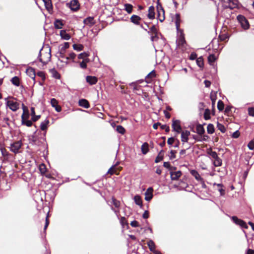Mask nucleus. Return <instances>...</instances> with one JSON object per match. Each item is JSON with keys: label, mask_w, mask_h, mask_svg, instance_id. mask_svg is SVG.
<instances>
[{"label": "nucleus", "mask_w": 254, "mask_h": 254, "mask_svg": "<svg viewBox=\"0 0 254 254\" xmlns=\"http://www.w3.org/2000/svg\"><path fill=\"white\" fill-rule=\"evenodd\" d=\"M45 136L46 132L42 134L41 131H35L33 134L28 136L29 142L33 146L43 147L45 149H47Z\"/></svg>", "instance_id": "nucleus-1"}, {"label": "nucleus", "mask_w": 254, "mask_h": 254, "mask_svg": "<svg viewBox=\"0 0 254 254\" xmlns=\"http://www.w3.org/2000/svg\"><path fill=\"white\" fill-rule=\"evenodd\" d=\"M237 18L244 29L247 30L249 29L250 24L249 21L244 16L239 15L237 16Z\"/></svg>", "instance_id": "nucleus-2"}, {"label": "nucleus", "mask_w": 254, "mask_h": 254, "mask_svg": "<svg viewBox=\"0 0 254 254\" xmlns=\"http://www.w3.org/2000/svg\"><path fill=\"white\" fill-rule=\"evenodd\" d=\"M69 47V43L68 42H64L63 46H62L59 49V51L57 53L56 56L59 58H64L65 53L66 50Z\"/></svg>", "instance_id": "nucleus-3"}, {"label": "nucleus", "mask_w": 254, "mask_h": 254, "mask_svg": "<svg viewBox=\"0 0 254 254\" xmlns=\"http://www.w3.org/2000/svg\"><path fill=\"white\" fill-rule=\"evenodd\" d=\"M158 15L157 17L160 22H163L165 19V11L162 5L158 2L157 6Z\"/></svg>", "instance_id": "nucleus-4"}, {"label": "nucleus", "mask_w": 254, "mask_h": 254, "mask_svg": "<svg viewBox=\"0 0 254 254\" xmlns=\"http://www.w3.org/2000/svg\"><path fill=\"white\" fill-rule=\"evenodd\" d=\"M21 142L20 141H17L12 143H11L9 148L12 152L16 153L18 152L19 149L21 147Z\"/></svg>", "instance_id": "nucleus-5"}, {"label": "nucleus", "mask_w": 254, "mask_h": 254, "mask_svg": "<svg viewBox=\"0 0 254 254\" xmlns=\"http://www.w3.org/2000/svg\"><path fill=\"white\" fill-rule=\"evenodd\" d=\"M172 127L174 131L177 133H180L181 132L182 127L180 125V120L173 119Z\"/></svg>", "instance_id": "nucleus-6"}, {"label": "nucleus", "mask_w": 254, "mask_h": 254, "mask_svg": "<svg viewBox=\"0 0 254 254\" xmlns=\"http://www.w3.org/2000/svg\"><path fill=\"white\" fill-rule=\"evenodd\" d=\"M231 219L236 224L240 226L242 228H247V224L242 220L239 219L237 216H232Z\"/></svg>", "instance_id": "nucleus-7"}, {"label": "nucleus", "mask_w": 254, "mask_h": 254, "mask_svg": "<svg viewBox=\"0 0 254 254\" xmlns=\"http://www.w3.org/2000/svg\"><path fill=\"white\" fill-rule=\"evenodd\" d=\"M6 105L8 106L9 109L12 111H16L19 108V104L13 101H7L6 102Z\"/></svg>", "instance_id": "nucleus-8"}, {"label": "nucleus", "mask_w": 254, "mask_h": 254, "mask_svg": "<svg viewBox=\"0 0 254 254\" xmlns=\"http://www.w3.org/2000/svg\"><path fill=\"white\" fill-rule=\"evenodd\" d=\"M153 189L152 187H149L147 189L145 192V200L149 201L153 197Z\"/></svg>", "instance_id": "nucleus-9"}, {"label": "nucleus", "mask_w": 254, "mask_h": 254, "mask_svg": "<svg viewBox=\"0 0 254 254\" xmlns=\"http://www.w3.org/2000/svg\"><path fill=\"white\" fill-rule=\"evenodd\" d=\"M83 23L84 24L88 25L89 27H92L96 23V21L93 17L89 16L84 19Z\"/></svg>", "instance_id": "nucleus-10"}, {"label": "nucleus", "mask_w": 254, "mask_h": 254, "mask_svg": "<svg viewBox=\"0 0 254 254\" xmlns=\"http://www.w3.org/2000/svg\"><path fill=\"white\" fill-rule=\"evenodd\" d=\"M79 3L78 0H72L70 2L69 7L73 11H76L79 8Z\"/></svg>", "instance_id": "nucleus-11"}, {"label": "nucleus", "mask_w": 254, "mask_h": 254, "mask_svg": "<svg viewBox=\"0 0 254 254\" xmlns=\"http://www.w3.org/2000/svg\"><path fill=\"white\" fill-rule=\"evenodd\" d=\"M51 106L55 108L57 112H60L62 111V108L58 105L57 100L55 98H52L51 100Z\"/></svg>", "instance_id": "nucleus-12"}, {"label": "nucleus", "mask_w": 254, "mask_h": 254, "mask_svg": "<svg viewBox=\"0 0 254 254\" xmlns=\"http://www.w3.org/2000/svg\"><path fill=\"white\" fill-rule=\"evenodd\" d=\"M190 134V131L185 130L181 132V141L183 142H187L189 140V136Z\"/></svg>", "instance_id": "nucleus-13"}, {"label": "nucleus", "mask_w": 254, "mask_h": 254, "mask_svg": "<svg viewBox=\"0 0 254 254\" xmlns=\"http://www.w3.org/2000/svg\"><path fill=\"white\" fill-rule=\"evenodd\" d=\"M46 9L51 13L53 11V5L51 0H43Z\"/></svg>", "instance_id": "nucleus-14"}, {"label": "nucleus", "mask_w": 254, "mask_h": 254, "mask_svg": "<svg viewBox=\"0 0 254 254\" xmlns=\"http://www.w3.org/2000/svg\"><path fill=\"white\" fill-rule=\"evenodd\" d=\"M171 179L172 180H177L181 176L182 173L181 171H178L177 172L171 171L170 173Z\"/></svg>", "instance_id": "nucleus-15"}, {"label": "nucleus", "mask_w": 254, "mask_h": 254, "mask_svg": "<svg viewBox=\"0 0 254 254\" xmlns=\"http://www.w3.org/2000/svg\"><path fill=\"white\" fill-rule=\"evenodd\" d=\"M227 2L228 3V5L226 6L227 8L233 9L237 6V0H227Z\"/></svg>", "instance_id": "nucleus-16"}, {"label": "nucleus", "mask_w": 254, "mask_h": 254, "mask_svg": "<svg viewBox=\"0 0 254 254\" xmlns=\"http://www.w3.org/2000/svg\"><path fill=\"white\" fill-rule=\"evenodd\" d=\"M86 80L90 85L95 84L98 81L96 77L89 75L86 76Z\"/></svg>", "instance_id": "nucleus-17"}, {"label": "nucleus", "mask_w": 254, "mask_h": 254, "mask_svg": "<svg viewBox=\"0 0 254 254\" xmlns=\"http://www.w3.org/2000/svg\"><path fill=\"white\" fill-rule=\"evenodd\" d=\"M78 104L80 107H82L86 109H88L90 107L88 101L85 99H80L78 101Z\"/></svg>", "instance_id": "nucleus-18"}, {"label": "nucleus", "mask_w": 254, "mask_h": 254, "mask_svg": "<svg viewBox=\"0 0 254 254\" xmlns=\"http://www.w3.org/2000/svg\"><path fill=\"white\" fill-rule=\"evenodd\" d=\"M60 35L62 39L65 40H68L70 39V35L66 33L65 30H62L60 32Z\"/></svg>", "instance_id": "nucleus-19"}, {"label": "nucleus", "mask_w": 254, "mask_h": 254, "mask_svg": "<svg viewBox=\"0 0 254 254\" xmlns=\"http://www.w3.org/2000/svg\"><path fill=\"white\" fill-rule=\"evenodd\" d=\"M147 17L150 19H153L155 18L154 7L152 5L149 7Z\"/></svg>", "instance_id": "nucleus-20"}, {"label": "nucleus", "mask_w": 254, "mask_h": 254, "mask_svg": "<svg viewBox=\"0 0 254 254\" xmlns=\"http://www.w3.org/2000/svg\"><path fill=\"white\" fill-rule=\"evenodd\" d=\"M191 175L193 176L198 181H202L203 179L201 177L198 172L195 170H192L190 172Z\"/></svg>", "instance_id": "nucleus-21"}, {"label": "nucleus", "mask_w": 254, "mask_h": 254, "mask_svg": "<svg viewBox=\"0 0 254 254\" xmlns=\"http://www.w3.org/2000/svg\"><path fill=\"white\" fill-rule=\"evenodd\" d=\"M196 133L199 135H202L205 132V129L203 126L201 124H198L196 127Z\"/></svg>", "instance_id": "nucleus-22"}, {"label": "nucleus", "mask_w": 254, "mask_h": 254, "mask_svg": "<svg viewBox=\"0 0 254 254\" xmlns=\"http://www.w3.org/2000/svg\"><path fill=\"white\" fill-rule=\"evenodd\" d=\"M21 119H22V125H25L27 127H30L32 126V123L30 120H26L25 119L24 117V113H23V114L21 116Z\"/></svg>", "instance_id": "nucleus-23"}, {"label": "nucleus", "mask_w": 254, "mask_h": 254, "mask_svg": "<svg viewBox=\"0 0 254 254\" xmlns=\"http://www.w3.org/2000/svg\"><path fill=\"white\" fill-rule=\"evenodd\" d=\"M141 18L136 15H132L130 17L131 22L136 25L139 24V21L141 20Z\"/></svg>", "instance_id": "nucleus-24"}, {"label": "nucleus", "mask_w": 254, "mask_h": 254, "mask_svg": "<svg viewBox=\"0 0 254 254\" xmlns=\"http://www.w3.org/2000/svg\"><path fill=\"white\" fill-rule=\"evenodd\" d=\"M175 23L177 30H179L180 24V14L179 13H176L174 18Z\"/></svg>", "instance_id": "nucleus-25"}, {"label": "nucleus", "mask_w": 254, "mask_h": 254, "mask_svg": "<svg viewBox=\"0 0 254 254\" xmlns=\"http://www.w3.org/2000/svg\"><path fill=\"white\" fill-rule=\"evenodd\" d=\"M54 24L55 28L58 29H62L64 25V23L61 19H56Z\"/></svg>", "instance_id": "nucleus-26"}, {"label": "nucleus", "mask_w": 254, "mask_h": 254, "mask_svg": "<svg viewBox=\"0 0 254 254\" xmlns=\"http://www.w3.org/2000/svg\"><path fill=\"white\" fill-rule=\"evenodd\" d=\"M50 72L52 74V76L56 79H60L61 75L60 73L55 69V68L50 69Z\"/></svg>", "instance_id": "nucleus-27"}, {"label": "nucleus", "mask_w": 254, "mask_h": 254, "mask_svg": "<svg viewBox=\"0 0 254 254\" xmlns=\"http://www.w3.org/2000/svg\"><path fill=\"white\" fill-rule=\"evenodd\" d=\"M148 144L144 142L141 145V149L142 154H146L149 151Z\"/></svg>", "instance_id": "nucleus-28"}, {"label": "nucleus", "mask_w": 254, "mask_h": 254, "mask_svg": "<svg viewBox=\"0 0 254 254\" xmlns=\"http://www.w3.org/2000/svg\"><path fill=\"white\" fill-rule=\"evenodd\" d=\"M147 245L151 252L153 253L154 251H155V245L152 240H150L148 241Z\"/></svg>", "instance_id": "nucleus-29"}, {"label": "nucleus", "mask_w": 254, "mask_h": 254, "mask_svg": "<svg viewBox=\"0 0 254 254\" xmlns=\"http://www.w3.org/2000/svg\"><path fill=\"white\" fill-rule=\"evenodd\" d=\"M49 124V121L46 119L44 121L42 122L40 125V128L42 130H46L47 129L48 125Z\"/></svg>", "instance_id": "nucleus-30"}, {"label": "nucleus", "mask_w": 254, "mask_h": 254, "mask_svg": "<svg viewBox=\"0 0 254 254\" xmlns=\"http://www.w3.org/2000/svg\"><path fill=\"white\" fill-rule=\"evenodd\" d=\"M207 153L213 159H215L218 156L217 153L215 151H213L211 148L207 150Z\"/></svg>", "instance_id": "nucleus-31"}, {"label": "nucleus", "mask_w": 254, "mask_h": 254, "mask_svg": "<svg viewBox=\"0 0 254 254\" xmlns=\"http://www.w3.org/2000/svg\"><path fill=\"white\" fill-rule=\"evenodd\" d=\"M134 201L135 204L137 205L141 206L142 205V200L140 196L138 195H136L134 196Z\"/></svg>", "instance_id": "nucleus-32"}, {"label": "nucleus", "mask_w": 254, "mask_h": 254, "mask_svg": "<svg viewBox=\"0 0 254 254\" xmlns=\"http://www.w3.org/2000/svg\"><path fill=\"white\" fill-rule=\"evenodd\" d=\"M216 59L215 56L214 54H211L208 57V62L210 65H213Z\"/></svg>", "instance_id": "nucleus-33"}, {"label": "nucleus", "mask_w": 254, "mask_h": 254, "mask_svg": "<svg viewBox=\"0 0 254 254\" xmlns=\"http://www.w3.org/2000/svg\"><path fill=\"white\" fill-rule=\"evenodd\" d=\"M216 185L219 188L218 189V191L220 193L221 195H223L225 194V190L223 189V185L222 184H216L214 183V186Z\"/></svg>", "instance_id": "nucleus-34"}, {"label": "nucleus", "mask_w": 254, "mask_h": 254, "mask_svg": "<svg viewBox=\"0 0 254 254\" xmlns=\"http://www.w3.org/2000/svg\"><path fill=\"white\" fill-rule=\"evenodd\" d=\"M29 76L33 79H35V70L34 68L30 67L27 70Z\"/></svg>", "instance_id": "nucleus-35"}, {"label": "nucleus", "mask_w": 254, "mask_h": 254, "mask_svg": "<svg viewBox=\"0 0 254 254\" xmlns=\"http://www.w3.org/2000/svg\"><path fill=\"white\" fill-rule=\"evenodd\" d=\"M11 83L16 86H19L20 85L19 78L17 76H14L11 79Z\"/></svg>", "instance_id": "nucleus-36"}, {"label": "nucleus", "mask_w": 254, "mask_h": 254, "mask_svg": "<svg viewBox=\"0 0 254 254\" xmlns=\"http://www.w3.org/2000/svg\"><path fill=\"white\" fill-rule=\"evenodd\" d=\"M215 131L214 127L213 124H209L207 127V131L209 134H212Z\"/></svg>", "instance_id": "nucleus-37"}, {"label": "nucleus", "mask_w": 254, "mask_h": 254, "mask_svg": "<svg viewBox=\"0 0 254 254\" xmlns=\"http://www.w3.org/2000/svg\"><path fill=\"white\" fill-rule=\"evenodd\" d=\"M215 159V161L213 162V165L215 167H219L221 166L222 164V161L221 159H220L218 156H217V158H216Z\"/></svg>", "instance_id": "nucleus-38"}, {"label": "nucleus", "mask_w": 254, "mask_h": 254, "mask_svg": "<svg viewBox=\"0 0 254 254\" xmlns=\"http://www.w3.org/2000/svg\"><path fill=\"white\" fill-rule=\"evenodd\" d=\"M125 10L128 13H130L132 12L133 6L131 4L126 3L124 5Z\"/></svg>", "instance_id": "nucleus-39"}, {"label": "nucleus", "mask_w": 254, "mask_h": 254, "mask_svg": "<svg viewBox=\"0 0 254 254\" xmlns=\"http://www.w3.org/2000/svg\"><path fill=\"white\" fill-rule=\"evenodd\" d=\"M196 62L197 65L199 67H202L203 66L204 63H203V59L202 57L201 56V57L198 58L196 59Z\"/></svg>", "instance_id": "nucleus-40"}, {"label": "nucleus", "mask_w": 254, "mask_h": 254, "mask_svg": "<svg viewBox=\"0 0 254 254\" xmlns=\"http://www.w3.org/2000/svg\"><path fill=\"white\" fill-rule=\"evenodd\" d=\"M178 45L183 46L186 43V40L184 36H180L179 39L177 41Z\"/></svg>", "instance_id": "nucleus-41"}, {"label": "nucleus", "mask_w": 254, "mask_h": 254, "mask_svg": "<svg viewBox=\"0 0 254 254\" xmlns=\"http://www.w3.org/2000/svg\"><path fill=\"white\" fill-rule=\"evenodd\" d=\"M217 127L218 129L222 133H224L226 131V129L225 126L218 122L217 124Z\"/></svg>", "instance_id": "nucleus-42"}, {"label": "nucleus", "mask_w": 254, "mask_h": 254, "mask_svg": "<svg viewBox=\"0 0 254 254\" xmlns=\"http://www.w3.org/2000/svg\"><path fill=\"white\" fill-rule=\"evenodd\" d=\"M73 48L74 50L77 51H81L83 49V46L81 44H74L73 45Z\"/></svg>", "instance_id": "nucleus-43"}, {"label": "nucleus", "mask_w": 254, "mask_h": 254, "mask_svg": "<svg viewBox=\"0 0 254 254\" xmlns=\"http://www.w3.org/2000/svg\"><path fill=\"white\" fill-rule=\"evenodd\" d=\"M116 130L122 134H124L126 131L125 128L121 125L117 126Z\"/></svg>", "instance_id": "nucleus-44"}, {"label": "nucleus", "mask_w": 254, "mask_h": 254, "mask_svg": "<svg viewBox=\"0 0 254 254\" xmlns=\"http://www.w3.org/2000/svg\"><path fill=\"white\" fill-rule=\"evenodd\" d=\"M204 119L205 120H208L210 119V110L208 109H206L205 110L204 113Z\"/></svg>", "instance_id": "nucleus-45"}, {"label": "nucleus", "mask_w": 254, "mask_h": 254, "mask_svg": "<svg viewBox=\"0 0 254 254\" xmlns=\"http://www.w3.org/2000/svg\"><path fill=\"white\" fill-rule=\"evenodd\" d=\"M149 34H157V30L155 25L152 26L148 31Z\"/></svg>", "instance_id": "nucleus-46"}, {"label": "nucleus", "mask_w": 254, "mask_h": 254, "mask_svg": "<svg viewBox=\"0 0 254 254\" xmlns=\"http://www.w3.org/2000/svg\"><path fill=\"white\" fill-rule=\"evenodd\" d=\"M224 104L222 101L219 100L217 103V108L219 111H222L224 109Z\"/></svg>", "instance_id": "nucleus-47"}, {"label": "nucleus", "mask_w": 254, "mask_h": 254, "mask_svg": "<svg viewBox=\"0 0 254 254\" xmlns=\"http://www.w3.org/2000/svg\"><path fill=\"white\" fill-rule=\"evenodd\" d=\"M120 223L123 227H124L126 225L128 226V223L125 217H121Z\"/></svg>", "instance_id": "nucleus-48"}, {"label": "nucleus", "mask_w": 254, "mask_h": 254, "mask_svg": "<svg viewBox=\"0 0 254 254\" xmlns=\"http://www.w3.org/2000/svg\"><path fill=\"white\" fill-rule=\"evenodd\" d=\"M42 49H43V48H42L39 51L38 56V59L40 62L42 63L44 65H45L47 64L48 62L43 61L42 59L41 58V51L42 50Z\"/></svg>", "instance_id": "nucleus-49"}, {"label": "nucleus", "mask_w": 254, "mask_h": 254, "mask_svg": "<svg viewBox=\"0 0 254 254\" xmlns=\"http://www.w3.org/2000/svg\"><path fill=\"white\" fill-rule=\"evenodd\" d=\"M248 147L251 150L254 149V138L249 142L248 144Z\"/></svg>", "instance_id": "nucleus-50"}, {"label": "nucleus", "mask_w": 254, "mask_h": 254, "mask_svg": "<svg viewBox=\"0 0 254 254\" xmlns=\"http://www.w3.org/2000/svg\"><path fill=\"white\" fill-rule=\"evenodd\" d=\"M156 73L154 70L151 71L150 73H149L146 76L145 78L148 79L149 78H153L155 77Z\"/></svg>", "instance_id": "nucleus-51"}, {"label": "nucleus", "mask_w": 254, "mask_h": 254, "mask_svg": "<svg viewBox=\"0 0 254 254\" xmlns=\"http://www.w3.org/2000/svg\"><path fill=\"white\" fill-rule=\"evenodd\" d=\"M112 203L117 208H119L120 206V202L116 200L115 198H112Z\"/></svg>", "instance_id": "nucleus-52"}, {"label": "nucleus", "mask_w": 254, "mask_h": 254, "mask_svg": "<svg viewBox=\"0 0 254 254\" xmlns=\"http://www.w3.org/2000/svg\"><path fill=\"white\" fill-rule=\"evenodd\" d=\"M75 57H76V54L73 52H71L69 54L68 57H65L64 58H65L67 60H68L69 59L74 60L75 59Z\"/></svg>", "instance_id": "nucleus-53"}, {"label": "nucleus", "mask_w": 254, "mask_h": 254, "mask_svg": "<svg viewBox=\"0 0 254 254\" xmlns=\"http://www.w3.org/2000/svg\"><path fill=\"white\" fill-rule=\"evenodd\" d=\"M176 152L177 151L176 150H171L170 151V155H169V158L170 159L172 160L176 158L175 154Z\"/></svg>", "instance_id": "nucleus-54"}, {"label": "nucleus", "mask_w": 254, "mask_h": 254, "mask_svg": "<svg viewBox=\"0 0 254 254\" xmlns=\"http://www.w3.org/2000/svg\"><path fill=\"white\" fill-rule=\"evenodd\" d=\"M88 56V54L85 52H84V53H80V54H79L78 56V58L79 59H84L85 58L87 57Z\"/></svg>", "instance_id": "nucleus-55"}, {"label": "nucleus", "mask_w": 254, "mask_h": 254, "mask_svg": "<svg viewBox=\"0 0 254 254\" xmlns=\"http://www.w3.org/2000/svg\"><path fill=\"white\" fill-rule=\"evenodd\" d=\"M163 166L170 170H172L173 169V167H171L170 164L169 162H164L163 163ZM173 169H175V168L174 167Z\"/></svg>", "instance_id": "nucleus-56"}, {"label": "nucleus", "mask_w": 254, "mask_h": 254, "mask_svg": "<svg viewBox=\"0 0 254 254\" xmlns=\"http://www.w3.org/2000/svg\"><path fill=\"white\" fill-rule=\"evenodd\" d=\"M160 127L162 129H165L167 132L170 131V127L166 125H161Z\"/></svg>", "instance_id": "nucleus-57"}, {"label": "nucleus", "mask_w": 254, "mask_h": 254, "mask_svg": "<svg viewBox=\"0 0 254 254\" xmlns=\"http://www.w3.org/2000/svg\"><path fill=\"white\" fill-rule=\"evenodd\" d=\"M163 159V155H158V156L155 158V162L156 163H157L160 162Z\"/></svg>", "instance_id": "nucleus-58"}, {"label": "nucleus", "mask_w": 254, "mask_h": 254, "mask_svg": "<svg viewBox=\"0 0 254 254\" xmlns=\"http://www.w3.org/2000/svg\"><path fill=\"white\" fill-rule=\"evenodd\" d=\"M37 75L41 77L43 80H45L46 77L45 73L43 71H38L37 72Z\"/></svg>", "instance_id": "nucleus-59"}, {"label": "nucleus", "mask_w": 254, "mask_h": 254, "mask_svg": "<svg viewBox=\"0 0 254 254\" xmlns=\"http://www.w3.org/2000/svg\"><path fill=\"white\" fill-rule=\"evenodd\" d=\"M248 114L252 117H254V108L250 107L248 108Z\"/></svg>", "instance_id": "nucleus-60"}, {"label": "nucleus", "mask_w": 254, "mask_h": 254, "mask_svg": "<svg viewBox=\"0 0 254 254\" xmlns=\"http://www.w3.org/2000/svg\"><path fill=\"white\" fill-rule=\"evenodd\" d=\"M174 141H175L174 137H170L168 139L167 143L170 145H172L173 144V142H174Z\"/></svg>", "instance_id": "nucleus-61"}, {"label": "nucleus", "mask_w": 254, "mask_h": 254, "mask_svg": "<svg viewBox=\"0 0 254 254\" xmlns=\"http://www.w3.org/2000/svg\"><path fill=\"white\" fill-rule=\"evenodd\" d=\"M130 225L132 227H137L138 226V222L136 220L132 221L130 223Z\"/></svg>", "instance_id": "nucleus-62"}, {"label": "nucleus", "mask_w": 254, "mask_h": 254, "mask_svg": "<svg viewBox=\"0 0 254 254\" xmlns=\"http://www.w3.org/2000/svg\"><path fill=\"white\" fill-rule=\"evenodd\" d=\"M239 136H240V132H239V130H236L232 134V137L234 138H237L238 137H239Z\"/></svg>", "instance_id": "nucleus-63"}, {"label": "nucleus", "mask_w": 254, "mask_h": 254, "mask_svg": "<svg viewBox=\"0 0 254 254\" xmlns=\"http://www.w3.org/2000/svg\"><path fill=\"white\" fill-rule=\"evenodd\" d=\"M151 35V41L153 42L154 41H156L157 39H158V37L157 36V34H150Z\"/></svg>", "instance_id": "nucleus-64"}]
</instances>
